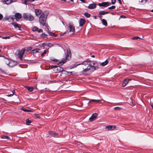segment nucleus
<instances>
[{
    "mask_svg": "<svg viewBox=\"0 0 153 153\" xmlns=\"http://www.w3.org/2000/svg\"><path fill=\"white\" fill-rule=\"evenodd\" d=\"M80 65H90L91 68H92V69L93 70V71L95 70H97L99 68V65L97 62H94L93 61H85L82 62L76 65L77 66Z\"/></svg>",
    "mask_w": 153,
    "mask_h": 153,
    "instance_id": "f257e3e1",
    "label": "nucleus"
},
{
    "mask_svg": "<svg viewBox=\"0 0 153 153\" xmlns=\"http://www.w3.org/2000/svg\"><path fill=\"white\" fill-rule=\"evenodd\" d=\"M48 15V12L46 11L44 12L40 16L39 18V21L41 26L42 27L45 26L48 29L49 26L46 23V20L47 17Z\"/></svg>",
    "mask_w": 153,
    "mask_h": 153,
    "instance_id": "f03ea898",
    "label": "nucleus"
},
{
    "mask_svg": "<svg viewBox=\"0 0 153 153\" xmlns=\"http://www.w3.org/2000/svg\"><path fill=\"white\" fill-rule=\"evenodd\" d=\"M87 67H83V70L82 71V74L85 75H88L93 71V70L92 69V68L91 67L90 65H84Z\"/></svg>",
    "mask_w": 153,
    "mask_h": 153,
    "instance_id": "7ed1b4c3",
    "label": "nucleus"
},
{
    "mask_svg": "<svg viewBox=\"0 0 153 153\" xmlns=\"http://www.w3.org/2000/svg\"><path fill=\"white\" fill-rule=\"evenodd\" d=\"M67 53L65 58L63 59L60 62L58 63V65L59 66L62 65L68 59V57H71V56L70 50L68 49L67 50Z\"/></svg>",
    "mask_w": 153,
    "mask_h": 153,
    "instance_id": "20e7f679",
    "label": "nucleus"
},
{
    "mask_svg": "<svg viewBox=\"0 0 153 153\" xmlns=\"http://www.w3.org/2000/svg\"><path fill=\"white\" fill-rule=\"evenodd\" d=\"M23 16L24 19L30 21H33L34 19L33 16L31 14L29 13H24L23 14Z\"/></svg>",
    "mask_w": 153,
    "mask_h": 153,
    "instance_id": "39448f33",
    "label": "nucleus"
},
{
    "mask_svg": "<svg viewBox=\"0 0 153 153\" xmlns=\"http://www.w3.org/2000/svg\"><path fill=\"white\" fill-rule=\"evenodd\" d=\"M25 49L24 48L22 49L21 51L18 50L17 51V53L16 54V56L17 58H19L21 60L22 59L24 53Z\"/></svg>",
    "mask_w": 153,
    "mask_h": 153,
    "instance_id": "423d86ee",
    "label": "nucleus"
},
{
    "mask_svg": "<svg viewBox=\"0 0 153 153\" xmlns=\"http://www.w3.org/2000/svg\"><path fill=\"white\" fill-rule=\"evenodd\" d=\"M52 68L54 69L53 70L55 72H60L65 71L64 70L63 68L59 66H53L52 67Z\"/></svg>",
    "mask_w": 153,
    "mask_h": 153,
    "instance_id": "0eeeda50",
    "label": "nucleus"
},
{
    "mask_svg": "<svg viewBox=\"0 0 153 153\" xmlns=\"http://www.w3.org/2000/svg\"><path fill=\"white\" fill-rule=\"evenodd\" d=\"M69 32L71 33V34H73L75 32L74 27L72 23H69V25L68 27Z\"/></svg>",
    "mask_w": 153,
    "mask_h": 153,
    "instance_id": "6e6552de",
    "label": "nucleus"
},
{
    "mask_svg": "<svg viewBox=\"0 0 153 153\" xmlns=\"http://www.w3.org/2000/svg\"><path fill=\"white\" fill-rule=\"evenodd\" d=\"M14 18L13 16H5L4 18L5 21H7L9 22H13L14 19Z\"/></svg>",
    "mask_w": 153,
    "mask_h": 153,
    "instance_id": "1a4fd4ad",
    "label": "nucleus"
},
{
    "mask_svg": "<svg viewBox=\"0 0 153 153\" xmlns=\"http://www.w3.org/2000/svg\"><path fill=\"white\" fill-rule=\"evenodd\" d=\"M98 5L100 7H102V8L103 9L104 7H107L110 5L111 3L108 2H103L102 3H99Z\"/></svg>",
    "mask_w": 153,
    "mask_h": 153,
    "instance_id": "9d476101",
    "label": "nucleus"
},
{
    "mask_svg": "<svg viewBox=\"0 0 153 153\" xmlns=\"http://www.w3.org/2000/svg\"><path fill=\"white\" fill-rule=\"evenodd\" d=\"M97 114L96 113L93 114L91 117L89 118V120L90 122L93 121L97 118Z\"/></svg>",
    "mask_w": 153,
    "mask_h": 153,
    "instance_id": "9b49d317",
    "label": "nucleus"
},
{
    "mask_svg": "<svg viewBox=\"0 0 153 153\" xmlns=\"http://www.w3.org/2000/svg\"><path fill=\"white\" fill-rule=\"evenodd\" d=\"M116 126H115L108 125L106 126L105 128L108 131L113 130L115 129Z\"/></svg>",
    "mask_w": 153,
    "mask_h": 153,
    "instance_id": "f8f14e48",
    "label": "nucleus"
},
{
    "mask_svg": "<svg viewBox=\"0 0 153 153\" xmlns=\"http://www.w3.org/2000/svg\"><path fill=\"white\" fill-rule=\"evenodd\" d=\"M32 30L34 31H37L38 33H42L43 32V30L42 29H39L36 26H34L32 28Z\"/></svg>",
    "mask_w": 153,
    "mask_h": 153,
    "instance_id": "ddd939ff",
    "label": "nucleus"
},
{
    "mask_svg": "<svg viewBox=\"0 0 153 153\" xmlns=\"http://www.w3.org/2000/svg\"><path fill=\"white\" fill-rule=\"evenodd\" d=\"M15 18L17 21H18V19H20L22 17V14L19 13H16L14 15Z\"/></svg>",
    "mask_w": 153,
    "mask_h": 153,
    "instance_id": "4468645a",
    "label": "nucleus"
},
{
    "mask_svg": "<svg viewBox=\"0 0 153 153\" xmlns=\"http://www.w3.org/2000/svg\"><path fill=\"white\" fill-rule=\"evenodd\" d=\"M96 4L94 3L89 4L88 7V8L89 9H93L96 8Z\"/></svg>",
    "mask_w": 153,
    "mask_h": 153,
    "instance_id": "2eb2a0df",
    "label": "nucleus"
},
{
    "mask_svg": "<svg viewBox=\"0 0 153 153\" xmlns=\"http://www.w3.org/2000/svg\"><path fill=\"white\" fill-rule=\"evenodd\" d=\"M11 24L13 25L15 28H18L19 30H20L21 29V27L19 25L16 23L14 22H13L11 23Z\"/></svg>",
    "mask_w": 153,
    "mask_h": 153,
    "instance_id": "dca6fc26",
    "label": "nucleus"
},
{
    "mask_svg": "<svg viewBox=\"0 0 153 153\" xmlns=\"http://www.w3.org/2000/svg\"><path fill=\"white\" fill-rule=\"evenodd\" d=\"M85 20L84 19H81L79 22V26H82L85 23Z\"/></svg>",
    "mask_w": 153,
    "mask_h": 153,
    "instance_id": "f3484780",
    "label": "nucleus"
},
{
    "mask_svg": "<svg viewBox=\"0 0 153 153\" xmlns=\"http://www.w3.org/2000/svg\"><path fill=\"white\" fill-rule=\"evenodd\" d=\"M49 134L50 135L51 137H55L58 134L57 133L53 131H50L49 132Z\"/></svg>",
    "mask_w": 153,
    "mask_h": 153,
    "instance_id": "a211bd4d",
    "label": "nucleus"
},
{
    "mask_svg": "<svg viewBox=\"0 0 153 153\" xmlns=\"http://www.w3.org/2000/svg\"><path fill=\"white\" fill-rule=\"evenodd\" d=\"M129 81V79H124L122 83V86L123 87L125 86L126 84L128 83Z\"/></svg>",
    "mask_w": 153,
    "mask_h": 153,
    "instance_id": "6ab92c4d",
    "label": "nucleus"
},
{
    "mask_svg": "<svg viewBox=\"0 0 153 153\" xmlns=\"http://www.w3.org/2000/svg\"><path fill=\"white\" fill-rule=\"evenodd\" d=\"M36 15L38 16L40 14L42 13V11L40 9H36L35 10Z\"/></svg>",
    "mask_w": 153,
    "mask_h": 153,
    "instance_id": "aec40b11",
    "label": "nucleus"
},
{
    "mask_svg": "<svg viewBox=\"0 0 153 153\" xmlns=\"http://www.w3.org/2000/svg\"><path fill=\"white\" fill-rule=\"evenodd\" d=\"M25 87L30 92H32L34 89L32 87H29L27 86H25Z\"/></svg>",
    "mask_w": 153,
    "mask_h": 153,
    "instance_id": "412c9836",
    "label": "nucleus"
},
{
    "mask_svg": "<svg viewBox=\"0 0 153 153\" xmlns=\"http://www.w3.org/2000/svg\"><path fill=\"white\" fill-rule=\"evenodd\" d=\"M109 13V12H105L104 11L101 10L99 12V14L100 15H104Z\"/></svg>",
    "mask_w": 153,
    "mask_h": 153,
    "instance_id": "4be33fe9",
    "label": "nucleus"
},
{
    "mask_svg": "<svg viewBox=\"0 0 153 153\" xmlns=\"http://www.w3.org/2000/svg\"><path fill=\"white\" fill-rule=\"evenodd\" d=\"M102 100L104 101L103 100H93H93L91 99V100H90L89 102V103L91 102H98L101 101Z\"/></svg>",
    "mask_w": 153,
    "mask_h": 153,
    "instance_id": "5701e85b",
    "label": "nucleus"
},
{
    "mask_svg": "<svg viewBox=\"0 0 153 153\" xmlns=\"http://www.w3.org/2000/svg\"><path fill=\"white\" fill-rule=\"evenodd\" d=\"M102 22L103 25L105 26H107V23L106 20L104 19H102Z\"/></svg>",
    "mask_w": 153,
    "mask_h": 153,
    "instance_id": "b1692460",
    "label": "nucleus"
},
{
    "mask_svg": "<svg viewBox=\"0 0 153 153\" xmlns=\"http://www.w3.org/2000/svg\"><path fill=\"white\" fill-rule=\"evenodd\" d=\"M108 62V60L106 59L105 62L101 63L100 64V65L104 66L106 65Z\"/></svg>",
    "mask_w": 153,
    "mask_h": 153,
    "instance_id": "393cba45",
    "label": "nucleus"
},
{
    "mask_svg": "<svg viewBox=\"0 0 153 153\" xmlns=\"http://www.w3.org/2000/svg\"><path fill=\"white\" fill-rule=\"evenodd\" d=\"M48 51V50H45L42 53L41 55L42 56H45V55L46 54L47 52Z\"/></svg>",
    "mask_w": 153,
    "mask_h": 153,
    "instance_id": "a878e982",
    "label": "nucleus"
},
{
    "mask_svg": "<svg viewBox=\"0 0 153 153\" xmlns=\"http://www.w3.org/2000/svg\"><path fill=\"white\" fill-rule=\"evenodd\" d=\"M40 51V49H36L34 50H32V52L33 53H36L38 52H39V51Z\"/></svg>",
    "mask_w": 153,
    "mask_h": 153,
    "instance_id": "bb28decb",
    "label": "nucleus"
},
{
    "mask_svg": "<svg viewBox=\"0 0 153 153\" xmlns=\"http://www.w3.org/2000/svg\"><path fill=\"white\" fill-rule=\"evenodd\" d=\"M1 137L2 138L4 139H10L9 137L7 136L2 135L1 136Z\"/></svg>",
    "mask_w": 153,
    "mask_h": 153,
    "instance_id": "cd10ccee",
    "label": "nucleus"
},
{
    "mask_svg": "<svg viewBox=\"0 0 153 153\" xmlns=\"http://www.w3.org/2000/svg\"><path fill=\"white\" fill-rule=\"evenodd\" d=\"M21 109L22 110H23V111H25V112H30L31 111V110H30L29 109H27L25 108H22Z\"/></svg>",
    "mask_w": 153,
    "mask_h": 153,
    "instance_id": "c85d7f7f",
    "label": "nucleus"
},
{
    "mask_svg": "<svg viewBox=\"0 0 153 153\" xmlns=\"http://www.w3.org/2000/svg\"><path fill=\"white\" fill-rule=\"evenodd\" d=\"M5 2L6 4H9L12 2V0H5Z\"/></svg>",
    "mask_w": 153,
    "mask_h": 153,
    "instance_id": "c756f323",
    "label": "nucleus"
},
{
    "mask_svg": "<svg viewBox=\"0 0 153 153\" xmlns=\"http://www.w3.org/2000/svg\"><path fill=\"white\" fill-rule=\"evenodd\" d=\"M84 15L87 18H89L91 16V15L90 14L86 12L85 13Z\"/></svg>",
    "mask_w": 153,
    "mask_h": 153,
    "instance_id": "7c9ffc66",
    "label": "nucleus"
},
{
    "mask_svg": "<svg viewBox=\"0 0 153 153\" xmlns=\"http://www.w3.org/2000/svg\"><path fill=\"white\" fill-rule=\"evenodd\" d=\"M26 122L27 125H29V124L31 123V121L29 120L28 119H27L26 120Z\"/></svg>",
    "mask_w": 153,
    "mask_h": 153,
    "instance_id": "2f4dec72",
    "label": "nucleus"
},
{
    "mask_svg": "<svg viewBox=\"0 0 153 153\" xmlns=\"http://www.w3.org/2000/svg\"><path fill=\"white\" fill-rule=\"evenodd\" d=\"M13 62V61H9V63L8 64V65L11 67H13L14 66V65H12V64Z\"/></svg>",
    "mask_w": 153,
    "mask_h": 153,
    "instance_id": "473e14b6",
    "label": "nucleus"
},
{
    "mask_svg": "<svg viewBox=\"0 0 153 153\" xmlns=\"http://www.w3.org/2000/svg\"><path fill=\"white\" fill-rule=\"evenodd\" d=\"M15 93V91H13V92H12V94H9V95H6V96H7L8 97H12L14 94Z\"/></svg>",
    "mask_w": 153,
    "mask_h": 153,
    "instance_id": "72a5a7b5",
    "label": "nucleus"
},
{
    "mask_svg": "<svg viewBox=\"0 0 153 153\" xmlns=\"http://www.w3.org/2000/svg\"><path fill=\"white\" fill-rule=\"evenodd\" d=\"M47 36V35H46L45 33H42L41 35V37H43V38H45V37L46 36Z\"/></svg>",
    "mask_w": 153,
    "mask_h": 153,
    "instance_id": "f704fd0d",
    "label": "nucleus"
},
{
    "mask_svg": "<svg viewBox=\"0 0 153 153\" xmlns=\"http://www.w3.org/2000/svg\"><path fill=\"white\" fill-rule=\"evenodd\" d=\"M115 8H116L115 6L113 5V6H112L111 7H108V9H109L111 10V9H114Z\"/></svg>",
    "mask_w": 153,
    "mask_h": 153,
    "instance_id": "c9c22d12",
    "label": "nucleus"
},
{
    "mask_svg": "<svg viewBox=\"0 0 153 153\" xmlns=\"http://www.w3.org/2000/svg\"><path fill=\"white\" fill-rule=\"evenodd\" d=\"M47 46L48 47H51L53 45L51 43H48L47 44Z\"/></svg>",
    "mask_w": 153,
    "mask_h": 153,
    "instance_id": "e433bc0d",
    "label": "nucleus"
},
{
    "mask_svg": "<svg viewBox=\"0 0 153 153\" xmlns=\"http://www.w3.org/2000/svg\"><path fill=\"white\" fill-rule=\"evenodd\" d=\"M139 2L140 3H146L147 2V1L146 0H139Z\"/></svg>",
    "mask_w": 153,
    "mask_h": 153,
    "instance_id": "4c0bfd02",
    "label": "nucleus"
},
{
    "mask_svg": "<svg viewBox=\"0 0 153 153\" xmlns=\"http://www.w3.org/2000/svg\"><path fill=\"white\" fill-rule=\"evenodd\" d=\"M2 39H9L10 38V36H4V37H2Z\"/></svg>",
    "mask_w": 153,
    "mask_h": 153,
    "instance_id": "58836bf2",
    "label": "nucleus"
},
{
    "mask_svg": "<svg viewBox=\"0 0 153 153\" xmlns=\"http://www.w3.org/2000/svg\"><path fill=\"white\" fill-rule=\"evenodd\" d=\"M114 109L116 110H120L121 109V108L118 107H116L114 108Z\"/></svg>",
    "mask_w": 153,
    "mask_h": 153,
    "instance_id": "ea45409f",
    "label": "nucleus"
},
{
    "mask_svg": "<svg viewBox=\"0 0 153 153\" xmlns=\"http://www.w3.org/2000/svg\"><path fill=\"white\" fill-rule=\"evenodd\" d=\"M138 39H140V38L138 37L137 36H135L132 38V39L133 40H137Z\"/></svg>",
    "mask_w": 153,
    "mask_h": 153,
    "instance_id": "a19ab883",
    "label": "nucleus"
},
{
    "mask_svg": "<svg viewBox=\"0 0 153 153\" xmlns=\"http://www.w3.org/2000/svg\"><path fill=\"white\" fill-rule=\"evenodd\" d=\"M32 49V47H28L27 48V50H26V51H27V52H28L29 51H30Z\"/></svg>",
    "mask_w": 153,
    "mask_h": 153,
    "instance_id": "79ce46f5",
    "label": "nucleus"
},
{
    "mask_svg": "<svg viewBox=\"0 0 153 153\" xmlns=\"http://www.w3.org/2000/svg\"><path fill=\"white\" fill-rule=\"evenodd\" d=\"M49 34H50V35L51 36H56V35H55L54 33H53L52 32H50Z\"/></svg>",
    "mask_w": 153,
    "mask_h": 153,
    "instance_id": "37998d69",
    "label": "nucleus"
},
{
    "mask_svg": "<svg viewBox=\"0 0 153 153\" xmlns=\"http://www.w3.org/2000/svg\"><path fill=\"white\" fill-rule=\"evenodd\" d=\"M3 101H6V100L5 99H4L2 98H0V101L2 102Z\"/></svg>",
    "mask_w": 153,
    "mask_h": 153,
    "instance_id": "c03bdc74",
    "label": "nucleus"
},
{
    "mask_svg": "<svg viewBox=\"0 0 153 153\" xmlns=\"http://www.w3.org/2000/svg\"><path fill=\"white\" fill-rule=\"evenodd\" d=\"M116 1V0H111V3L113 4H115Z\"/></svg>",
    "mask_w": 153,
    "mask_h": 153,
    "instance_id": "a18cd8bd",
    "label": "nucleus"
},
{
    "mask_svg": "<svg viewBox=\"0 0 153 153\" xmlns=\"http://www.w3.org/2000/svg\"><path fill=\"white\" fill-rule=\"evenodd\" d=\"M47 43H43L42 45V47H44V48H45V46H47Z\"/></svg>",
    "mask_w": 153,
    "mask_h": 153,
    "instance_id": "49530a36",
    "label": "nucleus"
},
{
    "mask_svg": "<svg viewBox=\"0 0 153 153\" xmlns=\"http://www.w3.org/2000/svg\"><path fill=\"white\" fill-rule=\"evenodd\" d=\"M4 72V71L1 69L0 68V73L3 74Z\"/></svg>",
    "mask_w": 153,
    "mask_h": 153,
    "instance_id": "de8ad7c7",
    "label": "nucleus"
},
{
    "mask_svg": "<svg viewBox=\"0 0 153 153\" xmlns=\"http://www.w3.org/2000/svg\"><path fill=\"white\" fill-rule=\"evenodd\" d=\"M3 18V15L1 14H0V20H1Z\"/></svg>",
    "mask_w": 153,
    "mask_h": 153,
    "instance_id": "09e8293b",
    "label": "nucleus"
},
{
    "mask_svg": "<svg viewBox=\"0 0 153 153\" xmlns=\"http://www.w3.org/2000/svg\"><path fill=\"white\" fill-rule=\"evenodd\" d=\"M79 0L84 3H85V0Z\"/></svg>",
    "mask_w": 153,
    "mask_h": 153,
    "instance_id": "8fccbe9b",
    "label": "nucleus"
},
{
    "mask_svg": "<svg viewBox=\"0 0 153 153\" xmlns=\"http://www.w3.org/2000/svg\"><path fill=\"white\" fill-rule=\"evenodd\" d=\"M53 60L55 62H58V60L57 59H54L53 60Z\"/></svg>",
    "mask_w": 153,
    "mask_h": 153,
    "instance_id": "3c124183",
    "label": "nucleus"
},
{
    "mask_svg": "<svg viewBox=\"0 0 153 153\" xmlns=\"http://www.w3.org/2000/svg\"><path fill=\"white\" fill-rule=\"evenodd\" d=\"M117 0L119 1V3H120V4H122V2H121V0Z\"/></svg>",
    "mask_w": 153,
    "mask_h": 153,
    "instance_id": "603ef678",
    "label": "nucleus"
},
{
    "mask_svg": "<svg viewBox=\"0 0 153 153\" xmlns=\"http://www.w3.org/2000/svg\"><path fill=\"white\" fill-rule=\"evenodd\" d=\"M94 17V18L95 19H97V17L96 16H93Z\"/></svg>",
    "mask_w": 153,
    "mask_h": 153,
    "instance_id": "864d4df0",
    "label": "nucleus"
},
{
    "mask_svg": "<svg viewBox=\"0 0 153 153\" xmlns=\"http://www.w3.org/2000/svg\"><path fill=\"white\" fill-rule=\"evenodd\" d=\"M99 17L100 19H102V16H99Z\"/></svg>",
    "mask_w": 153,
    "mask_h": 153,
    "instance_id": "5fc2aeb1",
    "label": "nucleus"
},
{
    "mask_svg": "<svg viewBox=\"0 0 153 153\" xmlns=\"http://www.w3.org/2000/svg\"><path fill=\"white\" fill-rule=\"evenodd\" d=\"M151 107H152V109L153 110V105L151 104Z\"/></svg>",
    "mask_w": 153,
    "mask_h": 153,
    "instance_id": "6e6d98bb",
    "label": "nucleus"
},
{
    "mask_svg": "<svg viewBox=\"0 0 153 153\" xmlns=\"http://www.w3.org/2000/svg\"><path fill=\"white\" fill-rule=\"evenodd\" d=\"M62 1H64V2H66V0H61Z\"/></svg>",
    "mask_w": 153,
    "mask_h": 153,
    "instance_id": "4d7b16f0",
    "label": "nucleus"
},
{
    "mask_svg": "<svg viewBox=\"0 0 153 153\" xmlns=\"http://www.w3.org/2000/svg\"><path fill=\"white\" fill-rule=\"evenodd\" d=\"M71 1L73 2L74 1V0H70Z\"/></svg>",
    "mask_w": 153,
    "mask_h": 153,
    "instance_id": "13d9d810",
    "label": "nucleus"
},
{
    "mask_svg": "<svg viewBox=\"0 0 153 153\" xmlns=\"http://www.w3.org/2000/svg\"><path fill=\"white\" fill-rule=\"evenodd\" d=\"M92 57H94V55L92 56Z\"/></svg>",
    "mask_w": 153,
    "mask_h": 153,
    "instance_id": "bf43d9fd",
    "label": "nucleus"
},
{
    "mask_svg": "<svg viewBox=\"0 0 153 153\" xmlns=\"http://www.w3.org/2000/svg\"><path fill=\"white\" fill-rule=\"evenodd\" d=\"M151 12H153V9L152 10Z\"/></svg>",
    "mask_w": 153,
    "mask_h": 153,
    "instance_id": "052dcab7",
    "label": "nucleus"
},
{
    "mask_svg": "<svg viewBox=\"0 0 153 153\" xmlns=\"http://www.w3.org/2000/svg\"><path fill=\"white\" fill-rule=\"evenodd\" d=\"M65 33H63V34H62V35H63V34H64Z\"/></svg>",
    "mask_w": 153,
    "mask_h": 153,
    "instance_id": "680f3d73",
    "label": "nucleus"
},
{
    "mask_svg": "<svg viewBox=\"0 0 153 153\" xmlns=\"http://www.w3.org/2000/svg\"><path fill=\"white\" fill-rule=\"evenodd\" d=\"M1 54H0V57H1Z\"/></svg>",
    "mask_w": 153,
    "mask_h": 153,
    "instance_id": "e2e57ef3",
    "label": "nucleus"
},
{
    "mask_svg": "<svg viewBox=\"0 0 153 153\" xmlns=\"http://www.w3.org/2000/svg\"><path fill=\"white\" fill-rule=\"evenodd\" d=\"M1 50H0V52H1Z\"/></svg>",
    "mask_w": 153,
    "mask_h": 153,
    "instance_id": "0e129e2a",
    "label": "nucleus"
}]
</instances>
